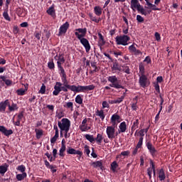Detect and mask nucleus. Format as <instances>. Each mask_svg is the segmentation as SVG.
<instances>
[{"label": "nucleus", "instance_id": "c9c22d12", "mask_svg": "<svg viewBox=\"0 0 182 182\" xmlns=\"http://www.w3.org/2000/svg\"><path fill=\"white\" fill-rule=\"evenodd\" d=\"M117 167H119V165H117V163L114 161H112V163H111V171H112V173H117V171H116V169L117 168Z\"/></svg>", "mask_w": 182, "mask_h": 182}, {"label": "nucleus", "instance_id": "9d476101", "mask_svg": "<svg viewBox=\"0 0 182 182\" xmlns=\"http://www.w3.org/2000/svg\"><path fill=\"white\" fill-rule=\"evenodd\" d=\"M64 63H65L64 58H58L57 68L58 69V75H65L64 67H62V64H64Z\"/></svg>", "mask_w": 182, "mask_h": 182}, {"label": "nucleus", "instance_id": "c03bdc74", "mask_svg": "<svg viewBox=\"0 0 182 182\" xmlns=\"http://www.w3.org/2000/svg\"><path fill=\"white\" fill-rule=\"evenodd\" d=\"M46 14H48L50 16H55V9H53V6H50L48 8V10H46Z\"/></svg>", "mask_w": 182, "mask_h": 182}, {"label": "nucleus", "instance_id": "7c9ffc66", "mask_svg": "<svg viewBox=\"0 0 182 182\" xmlns=\"http://www.w3.org/2000/svg\"><path fill=\"white\" fill-rule=\"evenodd\" d=\"M85 139L90 141V143H97V139L93 138V135L85 134Z\"/></svg>", "mask_w": 182, "mask_h": 182}, {"label": "nucleus", "instance_id": "aec40b11", "mask_svg": "<svg viewBox=\"0 0 182 182\" xmlns=\"http://www.w3.org/2000/svg\"><path fill=\"white\" fill-rule=\"evenodd\" d=\"M0 84H1V85H6V86H11V80H7L6 79V76L4 75H0Z\"/></svg>", "mask_w": 182, "mask_h": 182}, {"label": "nucleus", "instance_id": "393cba45", "mask_svg": "<svg viewBox=\"0 0 182 182\" xmlns=\"http://www.w3.org/2000/svg\"><path fill=\"white\" fill-rule=\"evenodd\" d=\"M158 178H159V181H165V171H164L163 168L159 169L158 171Z\"/></svg>", "mask_w": 182, "mask_h": 182}, {"label": "nucleus", "instance_id": "4c0bfd02", "mask_svg": "<svg viewBox=\"0 0 182 182\" xmlns=\"http://www.w3.org/2000/svg\"><path fill=\"white\" fill-rule=\"evenodd\" d=\"M80 130L81 132H86L90 130V127L87 124H80Z\"/></svg>", "mask_w": 182, "mask_h": 182}, {"label": "nucleus", "instance_id": "e433bc0d", "mask_svg": "<svg viewBox=\"0 0 182 182\" xmlns=\"http://www.w3.org/2000/svg\"><path fill=\"white\" fill-rule=\"evenodd\" d=\"M139 73L141 74L139 75H146V70H144V64H139Z\"/></svg>", "mask_w": 182, "mask_h": 182}, {"label": "nucleus", "instance_id": "c756f323", "mask_svg": "<svg viewBox=\"0 0 182 182\" xmlns=\"http://www.w3.org/2000/svg\"><path fill=\"white\" fill-rule=\"evenodd\" d=\"M138 128H139V119H135V121H134V123H132V124L130 132L133 134V132H135V130Z\"/></svg>", "mask_w": 182, "mask_h": 182}, {"label": "nucleus", "instance_id": "4be33fe9", "mask_svg": "<svg viewBox=\"0 0 182 182\" xmlns=\"http://www.w3.org/2000/svg\"><path fill=\"white\" fill-rule=\"evenodd\" d=\"M142 148V138L139 140V142L137 143V146H135L134 149V151H132V155L135 156L136 155V152H138L139 149Z\"/></svg>", "mask_w": 182, "mask_h": 182}, {"label": "nucleus", "instance_id": "b1692460", "mask_svg": "<svg viewBox=\"0 0 182 182\" xmlns=\"http://www.w3.org/2000/svg\"><path fill=\"white\" fill-rule=\"evenodd\" d=\"M95 116L99 117L100 120H102L103 122L104 119L105 118V114H104V110H102V109H100V110L97 109V111H95Z\"/></svg>", "mask_w": 182, "mask_h": 182}, {"label": "nucleus", "instance_id": "a19ab883", "mask_svg": "<svg viewBox=\"0 0 182 182\" xmlns=\"http://www.w3.org/2000/svg\"><path fill=\"white\" fill-rule=\"evenodd\" d=\"M18 107H16V104H11V106H8V111H9L10 112H15V110H18Z\"/></svg>", "mask_w": 182, "mask_h": 182}, {"label": "nucleus", "instance_id": "6e6d98bb", "mask_svg": "<svg viewBox=\"0 0 182 182\" xmlns=\"http://www.w3.org/2000/svg\"><path fill=\"white\" fill-rule=\"evenodd\" d=\"M109 104L110 103H107V101L102 102V109H106V108L109 109Z\"/></svg>", "mask_w": 182, "mask_h": 182}, {"label": "nucleus", "instance_id": "ea45409f", "mask_svg": "<svg viewBox=\"0 0 182 182\" xmlns=\"http://www.w3.org/2000/svg\"><path fill=\"white\" fill-rule=\"evenodd\" d=\"M74 101H75L76 104H77V105L83 104V98H82L81 95H76V98L74 99Z\"/></svg>", "mask_w": 182, "mask_h": 182}, {"label": "nucleus", "instance_id": "338daca9", "mask_svg": "<svg viewBox=\"0 0 182 182\" xmlns=\"http://www.w3.org/2000/svg\"><path fill=\"white\" fill-rule=\"evenodd\" d=\"M156 82L157 83H161L163 82V77L159 76L156 77Z\"/></svg>", "mask_w": 182, "mask_h": 182}, {"label": "nucleus", "instance_id": "a878e982", "mask_svg": "<svg viewBox=\"0 0 182 182\" xmlns=\"http://www.w3.org/2000/svg\"><path fill=\"white\" fill-rule=\"evenodd\" d=\"M26 178H27L26 173H18L15 176V178L17 179V181H22L23 179H26Z\"/></svg>", "mask_w": 182, "mask_h": 182}, {"label": "nucleus", "instance_id": "39448f33", "mask_svg": "<svg viewBox=\"0 0 182 182\" xmlns=\"http://www.w3.org/2000/svg\"><path fill=\"white\" fill-rule=\"evenodd\" d=\"M57 127L60 129V133L64 132V138L68 139L70 121L68 118H62L60 121L57 122Z\"/></svg>", "mask_w": 182, "mask_h": 182}, {"label": "nucleus", "instance_id": "bf43d9fd", "mask_svg": "<svg viewBox=\"0 0 182 182\" xmlns=\"http://www.w3.org/2000/svg\"><path fill=\"white\" fill-rule=\"evenodd\" d=\"M22 118H23V112L18 113V115H17V121L21 122Z\"/></svg>", "mask_w": 182, "mask_h": 182}, {"label": "nucleus", "instance_id": "3c124183", "mask_svg": "<svg viewBox=\"0 0 182 182\" xmlns=\"http://www.w3.org/2000/svg\"><path fill=\"white\" fill-rule=\"evenodd\" d=\"M48 69L53 70L55 68V64L53 63V60L52 61L48 62Z\"/></svg>", "mask_w": 182, "mask_h": 182}, {"label": "nucleus", "instance_id": "c85d7f7f", "mask_svg": "<svg viewBox=\"0 0 182 182\" xmlns=\"http://www.w3.org/2000/svg\"><path fill=\"white\" fill-rule=\"evenodd\" d=\"M99 36V48L102 50V46H104L105 41H104V36H102L100 33H98Z\"/></svg>", "mask_w": 182, "mask_h": 182}, {"label": "nucleus", "instance_id": "de8ad7c7", "mask_svg": "<svg viewBox=\"0 0 182 182\" xmlns=\"http://www.w3.org/2000/svg\"><path fill=\"white\" fill-rule=\"evenodd\" d=\"M3 18H4V20H6L7 21H10V16H8V11L4 10L3 12Z\"/></svg>", "mask_w": 182, "mask_h": 182}, {"label": "nucleus", "instance_id": "864d4df0", "mask_svg": "<svg viewBox=\"0 0 182 182\" xmlns=\"http://www.w3.org/2000/svg\"><path fill=\"white\" fill-rule=\"evenodd\" d=\"M84 153L87 154V155L90 154V146H88V145H85Z\"/></svg>", "mask_w": 182, "mask_h": 182}, {"label": "nucleus", "instance_id": "f03ea898", "mask_svg": "<svg viewBox=\"0 0 182 182\" xmlns=\"http://www.w3.org/2000/svg\"><path fill=\"white\" fill-rule=\"evenodd\" d=\"M119 115L117 114H114L111 116V126H107L106 129V134L107 135V139L109 140L114 139L116 136H117V133H116V127H117V123H119Z\"/></svg>", "mask_w": 182, "mask_h": 182}, {"label": "nucleus", "instance_id": "f704fd0d", "mask_svg": "<svg viewBox=\"0 0 182 182\" xmlns=\"http://www.w3.org/2000/svg\"><path fill=\"white\" fill-rule=\"evenodd\" d=\"M25 89L23 88H21L17 90V95L18 96H23L24 95H26V92L27 91V84L25 86Z\"/></svg>", "mask_w": 182, "mask_h": 182}, {"label": "nucleus", "instance_id": "8fccbe9b", "mask_svg": "<svg viewBox=\"0 0 182 182\" xmlns=\"http://www.w3.org/2000/svg\"><path fill=\"white\" fill-rule=\"evenodd\" d=\"M64 107L73 110V102H69L65 103V105H64Z\"/></svg>", "mask_w": 182, "mask_h": 182}, {"label": "nucleus", "instance_id": "58836bf2", "mask_svg": "<svg viewBox=\"0 0 182 182\" xmlns=\"http://www.w3.org/2000/svg\"><path fill=\"white\" fill-rule=\"evenodd\" d=\"M95 140H97V144L100 145L102 143V140H105L103 136H102L101 134H97V136L95 138Z\"/></svg>", "mask_w": 182, "mask_h": 182}, {"label": "nucleus", "instance_id": "72a5a7b5", "mask_svg": "<svg viewBox=\"0 0 182 182\" xmlns=\"http://www.w3.org/2000/svg\"><path fill=\"white\" fill-rule=\"evenodd\" d=\"M93 13H95L97 16H100V15H102V9H100V6L93 7Z\"/></svg>", "mask_w": 182, "mask_h": 182}, {"label": "nucleus", "instance_id": "f3484780", "mask_svg": "<svg viewBox=\"0 0 182 182\" xmlns=\"http://www.w3.org/2000/svg\"><path fill=\"white\" fill-rule=\"evenodd\" d=\"M159 100H161V102H159V111L158 112V114H156V117H154L155 122L159 120V113H161V110L163 109V102H165V100H163V96L161 95H159Z\"/></svg>", "mask_w": 182, "mask_h": 182}, {"label": "nucleus", "instance_id": "774afa93", "mask_svg": "<svg viewBox=\"0 0 182 182\" xmlns=\"http://www.w3.org/2000/svg\"><path fill=\"white\" fill-rule=\"evenodd\" d=\"M27 26H29V24H28L27 22H23L21 23V28H27Z\"/></svg>", "mask_w": 182, "mask_h": 182}, {"label": "nucleus", "instance_id": "1a4fd4ad", "mask_svg": "<svg viewBox=\"0 0 182 182\" xmlns=\"http://www.w3.org/2000/svg\"><path fill=\"white\" fill-rule=\"evenodd\" d=\"M150 85L149 79L147 78L146 75H139V86L142 88H146Z\"/></svg>", "mask_w": 182, "mask_h": 182}, {"label": "nucleus", "instance_id": "7ed1b4c3", "mask_svg": "<svg viewBox=\"0 0 182 182\" xmlns=\"http://www.w3.org/2000/svg\"><path fill=\"white\" fill-rule=\"evenodd\" d=\"M75 31L76 32H74V36H76L77 41H80V43H81V46H83V48H85V52H87V53H88L92 47L90 46V43L88 42V40L85 38V36H86V28H76Z\"/></svg>", "mask_w": 182, "mask_h": 182}, {"label": "nucleus", "instance_id": "ddd939ff", "mask_svg": "<svg viewBox=\"0 0 182 182\" xmlns=\"http://www.w3.org/2000/svg\"><path fill=\"white\" fill-rule=\"evenodd\" d=\"M68 29H69V22H65L60 26V28H58V34H57V36H61L62 35L65 34V33L68 32Z\"/></svg>", "mask_w": 182, "mask_h": 182}, {"label": "nucleus", "instance_id": "9b49d317", "mask_svg": "<svg viewBox=\"0 0 182 182\" xmlns=\"http://www.w3.org/2000/svg\"><path fill=\"white\" fill-rule=\"evenodd\" d=\"M149 165L151 167L147 168V176L151 179V177H156V168L154 167V162H152V160L149 161Z\"/></svg>", "mask_w": 182, "mask_h": 182}, {"label": "nucleus", "instance_id": "5701e85b", "mask_svg": "<svg viewBox=\"0 0 182 182\" xmlns=\"http://www.w3.org/2000/svg\"><path fill=\"white\" fill-rule=\"evenodd\" d=\"M92 166L93 168H99L100 170H104V166H102V161L92 162Z\"/></svg>", "mask_w": 182, "mask_h": 182}, {"label": "nucleus", "instance_id": "4d7b16f0", "mask_svg": "<svg viewBox=\"0 0 182 182\" xmlns=\"http://www.w3.org/2000/svg\"><path fill=\"white\" fill-rule=\"evenodd\" d=\"M154 38L156 39V41L159 42L161 41V36H159V33H154Z\"/></svg>", "mask_w": 182, "mask_h": 182}, {"label": "nucleus", "instance_id": "f257e3e1", "mask_svg": "<svg viewBox=\"0 0 182 182\" xmlns=\"http://www.w3.org/2000/svg\"><path fill=\"white\" fill-rule=\"evenodd\" d=\"M58 75L60 76V80H62V82H55V85L53 86V96H58V94L60 93V92H68V90H70V88L69 87H76V85H70L68 82V75L65 74H58Z\"/></svg>", "mask_w": 182, "mask_h": 182}, {"label": "nucleus", "instance_id": "09e8293b", "mask_svg": "<svg viewBox=\"0 0 182 182\" xmlns=\"http://www.w3.org/2000/svg\"><path fill=\"white\" fill-rule=\"evenodd\" d=\"M46 90V87L45 86V84L41 85V87L40 88V91H38V93L41 95H45Z\"/></svg>", "mask_w": 182, "mask_h": 182}, {"label": "nucleus", "instance_id": "e2e57ef3", "mask_svg": "<svg viewBox=\"0 0 182 182\" xmlns=\"http://www.w3.org/2000/svg\"><path fill=\"white\" fill-rule=\"evenodd\" d=\"M154 90L156 91L158 94H159V85L158 84V82L154 83Z\"/></svg>", "mask_w": 182, "mask_h": 182}, {"label": "nucleus", "instance_id": "2eb2a0df", "mask_svg": "<svg viewBox=\"0 0 182 182\" xmlns=\"http://www.w3.org/2000/svg\"><path fill=\"white\" fill-rule=\"evenodd\" d=\"M135 46H136V44L134 43L132 44V46H128V51L130 52V53H133L135 56H139L142 55V52L139 50H137Z\"/></svg>", "mask_w": 182, "mask_h": 182}, {"label": "nucleus", "instance_id": "a18cd8bd", "mask_svg": "<svg viewBox=\"0 0 182 182\" xmlns=\"http://www.w3.org/2000/svg\"><path fill=\"white\" fill-rule=\"evenodd\" d=\"M88 16L90 17V20H92L95 23H99L100 21V19H97L92 14H88Z\"/></svg>", "mask_w": 182, "mask_h": 182}, {"label": "nucleus", "instance_id": "680f3d73", "mask_svg": "<svg viewBox=\"0 0 182 182\" xmlns=\"http://www.w3.org/2000/svg\"><path fill=\"white\" fill-rule=\"evenodd\" d=\"M136 20H137L138 23H144V18H142V16H141L140 15H137V18H136Z\"/></svg>", "mask_w": 182, "mask_h": 182}, {"label": "nucleus", "instance_id": "473e14b6", "mask_svg": "<svg viewBox=\"0 0 182 182\" xmlns=\"http://www.w3.org/2000/svg\"><path fill=\"white\" fill-rule=\"evenodd\" d=\"M92 68H93V70H90V73H95L99 72L100 69L99 67H97V63L96 62H92Z\"/></svg>", "mask_w": 182, "mask_h": 182}, {"label": "nucleus", "instance_id": "423d86ee", "mask_svg": "<svg viewBox=\"0 0 182 182\" xmlns=\"http://www.w3.org/2000/svg\"><path fill=\"white\" fill-rule=\"evenodd\" d=\"M107 82H109L111 84H109V86H106L104 87V89H106V90H111V87L114 89H124V87L121 85V83L119 82V80H117L116 75L107 77Z\"/></svg>", "mask_w": 182, "mask_h": 182}, {"label": "nucleus", "instance_id": "a211bd4d", "mask_svg": "<svg viewBox=\"0 0 182 182\" xmlns=\"http://www.w3.org/2000/svg\"><path fill=\"white\" fill-rule=\"evenodd\" d=\"M146 147L147 148V150L149 151V154H151V156H154L157 151H156L154 146H152V144H151L150 141L146 142Z\"/></svg>", "mask_w": 182, "mask_h": 182}, {"label": "nucleus", "instance_id": "13d9d810", "mask_svg": "<svg viewBox=\"0 0 182 182\" xmlns=\"http://www.w3.org/2000/svg\"><path fill=\"white\" fill-rule=\"evenodd\" d=\"M124 100V95H122V97H118V98H116V100H111V101L123 102V100Z\"/></svg>", "mask_w": 182, "mask_h": 182}, {"label": "nucleus", "instance_id": "bb28decb", "mask_svg": "<svg viewBox=\"0 0 182 182\" xmlns=\"http://www.w3.org/2000/svg\"><path fill=\"white\" fill-rule=\"evenodd\" d=\"M119 133H124L127 132V123L123 122L122 123H119Z\"/></svg>", "mask_w": 182, "mask_h": 182}, {"label": "nucleus", "instance_id": "f8f14e48", "mask_svg": "<svg viewBox=\"0 0 182 182\" xmlns=\"http://www.w3.org/2000/svg\"><path fill=\"white\" fill-rule=\"evenodd\" d=\"M53 130H55V135H53L52 139H50V143L52 144H55V142L57 141L58 136H60V138L64 137L62 132L59 133L57 125H53Z\"/></svg>", "mask_w": 182, "mask_h": 182}, {"label": "nucleus", "instance_id": "052dcab7", "mask_svg": "<svg viewBox=\"0 0 182 182\" xmlns=\"http://www.w3.org/2000/svg\"><path fill=\"white\" fill-rule=\"evenodd\" d=\"M144 63H146V64H151V57L146 56V58H144Z\"/></svg>", "mask_w": 182, "mask_h": 182}, {"label": "nucleus", "instance_id": "69168bd1", "mask_svg": "<svg viewBox=\"0 0 182 182\" xmlns=\"http://www.w3.org/2000/svg\"><path fill=\"white\" fill-rule=\"evenodd\" d=\"M46 109H48V110L53 112L54 106L48 105H46Z\"/></svg>", "mask_w": 182, "mask_h": 182}, {"label": "nucleus", "instance_id": "603ef678", "mask_svg": "<svg viewBox=\"0 0 182 182\" xmlns=\"http://www.w3.org/2000/svg\"><path fill=\"white\" fill-rule=\"evenodd\" d=\"M45 166L48 168H50V169H53V168H55V167L52 165H50V163L48 162V161L45 160Z\"/></svg>", "mask_w": 182, "mask_h": 182}, {"label": "nucleus", "instance_id": "2f4dec72", "mask_svg": "<svg viewBox=\"0 0 182 182\" xmlns=\"http://www.w3.org/2000/svg\"><path fill=\"white\" fill-rule=\"evenodd\" d=\"M111 70L112 71H121V68L119 67V64L117 62L114 61L112 63V66L111 67Z\"/></svg>", "mask_w": 182, "mask_h": 182}, {"label": "nucleus", "instance_id": "4468645a", "mask_svg": "<svg viewBox=\"0 0 182 182\" xmlns=\"http://www.w3.org/2000/svg\"><path fill=\"white\" fill-rule=\"evenodd\" d=\"M64 152L68 153V154H70V155L79 156L77 157H81L82 156H83V152H82L81 151H77L76 149H74L71 147H68V149H65Z\"/></svg>", "mask_w": 182, "mask_h": 182}, {"label": "nucleus", "instance_id": "dca6fc26", "mask_svg": "<svg viewBox=\"0 0 182 182\" xmlns=\"http://www.w3.org/2000/svg\"><path fill=\"white\" fill-rule=\"evenodd\" d=\"M8 106H11V105H10V101H9L8 100L0 102V113H4Z\"/></svg>", "mask_w": 182, "mask_h": 182}, {"label": "nucleus", "instance_id": "49530a36", "mask_svg": "<svg viewBox=\"0 0 182 182\" xmlns=\"http://www.w3.org/2000/svg\"><path fill=\"white\" fill-rule=\"evenodd\" d=\"M17 171H18L21 173H26V166H24L23 165H20L17 166Z\"/></svg>", "mask_w": 182, "mask_h": 182}, {"label": "nucleus", "instance_id": "412c9836", "mask_svg": "<svg viewBox=\"0 0 182 182\" xmlns=\"http://www.w3.org/2000/svg\"><path fill=\"white\" fill-rule=\"evenodd\" d=\"M65 151V140L63 139H62V141H61L60 149L58 150V156H60V157H64Z\"/></svg>", "mask_w": 182, "mask_h": 182}, {"label": "nucleus", "instance_id": "20e7f679", "mask_svg": "<svg viewBox=\"0 0 182 182\" xmlns=\"http://www.w3.org/2000/svg\"><path fill=\"white\" fill-rule=\"evenodd\" d=\"M130 9L132 11H135V9H137V11L141 14L142 16H147L151 14V11L152 9L149 8V6H142L140 4L136 1V0H132L130 1ZM144 9H151V10H146ZM152 11H159V10H152Z\"/></svg>", "mask_w": 182, "mask_h": 182}, {"label": "nucleus", "instance_id": "6e6552de", "mask_svg": "<svg viewBox=\"0 0 182 182\" xmlns=\"http://www.w3.org/2000/svg\"><path fill=\"white\" fill-rule=\"evenodd\" d=\"M116 45L127 46L128 41H130V37L127 35L116 36Z\"/></svg>", "mask_w": 182, "mask_h": 182}, {"label": "nucleus", "instance_id": "6ab92c4d", "mask_svg": "<svg viewBox=\"0 0 182 182\" xmlns=\"http://www.w3.org/2000/svg\"><path fill=\"white\" fill-rule=\"evenodd\" d=\"M0 132H1L4 136H9L14 134V131L11 129H6L4 126H0Z\"/></svg>", "mask_w": 182, "mask_h": 182}, {"label": "nucleus", "instance_id": "0e129e2a", "mask_svg": "<svg viewBox=\"0 0 182 182\" xmlns=\"http://www.w3.org/2000/svg\"><path fill=\"white\" fill-rule=\"evenodd\" d=\"M129 154H130V151H122V153H120V155H122L123 156H127Z\"/></svg>", "mask_w": 182, "mask_h": 182}, {"label": "nucleus", "instance_id": "0eeeda50", "mask_svg": "<svg viewBox=\"0 0 182 182\" xmlns=\"http://www.w3.org/2000/svg\"><path fill=\"white\" fill-rule=\"evenodd\" d=\"M68 88L71 89V91L73 92L85 93L87 92L93 91V90L95 89V85H90L86 86L77 85L76 87H68Z\"/></svg>", "mask_w": 182, "mask_h": 182}, {"label": "nucleus", "instance_id": "cd10ccee", "mask_svg": "<svg viewBox=\"0 0 182 182\" xmlns=\"http://www.w3.org/2000/svg\"><path fill=\"white\" fill-rule=\"evenodd\" d=\"M9 165L7 164H4L3 166H0V174L4 175V173L8 171Z\"/></svg>", "mask_w": 182, "mask_h": 182}, {"label": "nucleus", "instance_id": "79ce46f5", "mask_svg": "<svg viewBox=\"0 0 182 182\" xmlns=\"http://www.w3.org/2000/svg\"><path fill=\"white\" fill-rule=\"evenodd\" d=\"M34 132H36V139H41L43 136V130L42 129H34Z\"/></svg>", "mask_w": 182, "mask_h": 182}, {"label": "nucleus", "instance_id": "5fc2aeb1", "mask_svg": "<svg viewBox=\"0 0 182 182\" xmlns=\"http://www.w3.org/2000/svg\"><path fill=\"white\" fill-rule=\"evenodd\" d=\"M112 55H114V57L117 58V56L122 55L123 53H121V51H112Z\"/></svg>", "mask_w": 182, "mask_h": 182}, {"label": "nucleus", "instance_id": "37998d69", "mask_svg": "<svg viewBox=\"0 0 182 182\" xmlns=\"http://www.w3.org/2000/svg\"><path fill=\"white\" fill-rule=\"evenodd\" d=\"M122 68H123V69L118 71H122L123 73H127V75H130V68H129L127 65H123Z\"/></svg>", "mask_w": 182, "mask_h": 182}]
</instances>
